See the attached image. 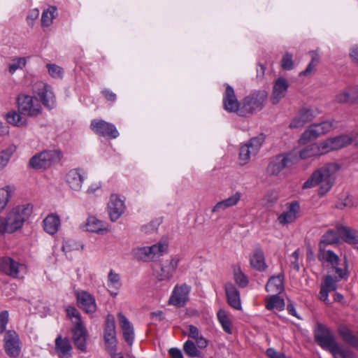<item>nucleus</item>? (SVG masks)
<instances>
[{"mask_svg": "<svg viewBox=\"0 0 358 358\" xmlns=\"http://www.w3.org/2000/svg\"><path fill=\"white\" fill-rule=\"evenodd\" d=\"M159 224L160 222L159 220H152L150 223L143 225L141 228V230L145 234L155 232L157 230Z\"/></svg>", "mask_w": 358, "mask_h": 358, "instance_id": "nucleus-55", "label": "nucleus"}, {"mask_svg": "<svg viewBox=\"0 0 358 358\" xmlns=\"http://www.w3.org/2000/svg\"><path fill=\"white\" fill-rule=\"evenodd\" d=\"M322 143H311L301 149L298 155L299 159H307L311 157H319L325 155Z\"/></svg>", "mask_w": 358, "mask_h": 358, "instance_id": "nucleus-23", "label": "nucleus"}, {"mask_svg": "<svg viewBox=\"0 0 358 358\" xmlns=\"http://www.w3.org/2000/svg\"><path fill=\"white\" fill-rule=\"evenodd\" d=\"M339 241L340 234L338 230L329 229L322 236L318 245V249L326 248L327 245L338 243Z\"/></svg>", "mask_w": 358, "mask_h": 358, "instance_id": "nucleus-36", "label": "nucleus"}, {"mask_svg": "<svg viewBox=\"0 0 358 358\" xmlns=\"http://www.w3.org/2000/svg\"><path fill=\"white\" fill-rule=\"evenodd\" d=\"M314 338L315 342L322 349L329 352L334 358H357L352 350L341 345L330 329L321 323L317 324Z\"/></svg>", "mask_w": 358, "mask_h": 358, "instance_id": "nucleus-1", "label": "nucleus"}, {"mask_svg": "<svg viewBox=\"0 0 358 358\" xmlns=\"http://www.w3.org/2000/svg\"><path fill=\"white\" fill-rule=\"evenodd\" d=\"M189 334L188 336L196 340L201 336L200 334L199 329L194 325H189Z\"/></svg>", "mask_w": 358, "mask_h": 358, "instance_id": "nucleus-61", "label": "nucleus"}, {"mask_svg": "<svg viewBox=\"0 0 358 358\" xmlns=\"http://www.w3.org/2000/svg\"><path fill=\"white\" fill-rule=\"evenodd\" d=\"M241 197V193L236 192L235 194L229 196V198L224 199L215 204L213 208L212 212L217 213L221 210H224L228 208L236 206L240 201Z\"/></svg>", "mask_w": 358, "mask_h": 358, "instance_id": "nucleus-32", "label": "nucleus"}, {"mask_svg": "<svg viewBox=\"0 0 358 358\" xmlns=\"http://www.w3.org/2000/svg\"><path fill=\"white\" fill-rule=\"evenodd\" d=\"M26 64V60L24 57H19L13 60V63L9 66V71L13 73L17 69H22Z\"/></svg>", "mask_w": 358, "mask_h": 358, "instance_id": "nucleus-54", "label": "nucleus"}, {"mask_svg": "<svg viewBox=\"0 0 358 358\" xmlns=\"http://www.w3.org/2000/svg\"><path fill=\"white\" fill-rule=\"evenodd\" d=\"M319 136H320V135L313 124H312L301 134L299 141L300 144H306L309 141L317 138Z\"/></svg>", "mask_w": 358, "mask_h": 358, "instance_id": "nucleus-43", "label": "nucleus"}, {"mask_svg": "<svg viewBox=\"0 0 358 358\" xmlns=\"http://www.w3.org/2000/svg\"><path fill=\"white\" fill-rule=\"evenodd\" d=\"M281 67L285 70H292L294 68L292 54L287 52L281 59Z\"/></svg>", "mask_w": 358, "mask_h": 358, "instance_id": "nucleus-51", "label": "nucleus"}, {"mask_svg": "<svg viewBox=\"0 0 358 358\" xmlns=\"http://www.w3.org/2000/svg\"><path fill=\"white\" fill-rule=\"evenodd\" d=\"M14 189V187L10 185L0 189V213L6 208Z\"/></svg>", "mask_w": 358, "mask_h": 358, "instance_id": "nucleus-42", "label": "nucleus"}, {"mask_svg": "<svg viewBox=\"0 0 358 358\" xmlns=\"http://www.w3.org/2000/svg\"><path fill=\"white\" fill-rule=\"evenodd\" d=\"M183 350L185 353L190 357H199L201 356V352L196 348V345L190 340H187L184 343Z\"/></svg>", "mask_w": 358, "mask_h": 358, "instance_id": "nucleus-46", "label": "nucleus"}, {"mask_svg": "<svg viewBox=\"0 0 358 358\" xmlns=\"http://www.w3.org/2000/svg\"><path fill=\"white\" fill-rule=\"evenodd\" d=\"M234 280L236 284L241 287H246L248 282L246 276L241 271L234 273Z\"/></svg>", "mask_w": 358, "mask_h": 358, "instance_id": "nucleus-58", "label": "nucleus"}, {"mask_svg": "<svg viewBox=\"0 0 358 358\" xmlns=\"http://www.w3.org/2000/svg\"><path fill=\"white\" fill-rule=\"evenodd\" d=\"M278 199V194L275 191H269L264 196V201L268 206L275 203Z\"/></svg>", "mask_w": 358, "mask_h": 358, "instance_id": "nucleus-56", "label": "nucleus"}, {"mask_svg": "<svg viewBox=\"0 0 358 358\" xmlns=\"http://www.w3.org/2000/svg\"><path fill=\"white\" fill-rule=\"evenodd\" d=\"M223 106L224 110L229 113H236L240 116L241 105L238 102L234 89L226 84V90L223 96Z\"/></svg>", "mask_w": 358, "mask_h": 358, "instance_id": "nucleus-16", "label": "nucleus"}, {"mask_svg": "<svg viewBox=\"0 0 358 358\" xmlns=\"http://www.w3.org/2000/svg\"><path fill=\"white\" fill-rule=\"evenodd\" d=\"M288 87L289 83L286 79L278 78L273 85L271 96V103L274 105L278 104L285 96Z\"/></svg>", "mask_w": 358, "mask_h": 358, "instance_id": "nucleus-22", "label": "nucleus"}, {"mask_svg": "<svg viewBox=\"0 0 358 358\" xmlns=\"http://www.w3.org/2000/svg\"><path fill=\"white\" fill-rule=\"evenodd\" d=\"M189 292L190 287L186 284L176 285L169 299V303L178 307L183 306L188 299Z\"/></svg>", "mask_w": 358, "mask_h": 358, "instance_id": "nucleus-18", "label": "nucleus"}, {"mask_svg": "<svg viewBox=\"0 0 358 358\" xmlns=\"http://www.w3.org/2000/svg\"><path fill=\"white\" fill-rule=\"evenodd\" d=\"M268 96L267 91L256 90L246 96L242 101L240 116L253 115L263 109Z\"/></svg>", "mask_w": 358, "mask_h": 358, "instance_id": "nucleus-5", "label": "nucleus"}, {"mask_svg": "<svg viewBox=\"0 0 358 358\" xmlns=\"http://www.w3.org/2000/svg\"><path fill=\"white\" fill-rule=\"evenodd\" d=\"M318 259L320 261H326L330 265H336L340 262L339 257L332 250L326 248L319 249Z\"/></svg>", "mask_w": 358, "mask_h": 358, "instance_id": "nucleus-38", "label": "nucleus"}, {"mask_svg": "<svg viewBox=\"0 0 358 358\" xmlns=\"http://www.w3.org/2000/svg\"><path fill=\"white\" fill-rule=\"evenodd\" d=\"M104 341L106 348L110 356L115 357L116 353V331L114 317L108 315L104 328Z\"/></svg>", "mask_w": 358, "mask_h": 358, "instance_id": "nucleus-10", "label": "nucleus"}, {"mask_svg": "<svg viewBox=\"0 0 358 358\" xmlns=\"http://www.w3.org/2000/svg\"><path fill=\"white\" fill-rule=\"evenodd\" d=\"M250 263L252 268L259 271H264L266 269L267 265L263 250L261 247H257L250 258Z\"/></svg>", "mask_w": 358, "mask_h": 358, "instance_id": "nucleus-30", "label": "nucleus"}, {"mask_svg": "<svg viewBox=\"0 0 358 358\" xmlns=\"http://www.w3.org/2000/svg\"><path fill=\"white\" fill-rule=\"evenodd\" d=\"M284 275L279 274L271 277L266 285V290L268 292L279 294L284 290Z\"/></svg>", "mask_w": 358, "mask_h": 358, "instance_id": "nucleus-35", "label": "nucleus"}, {"mask_svg": "<svg viewBox=\"0 0 358 358\" xmlns=\"http://www.w3.org/2000/svg\"><path fill=\"white\" fill-rule=\"evenodd\" d=\"M33 212V206L30 203L20 205L13 208L3 217V226L6 233H13L21 229L26 220L29 219Z\"/></svg>", "mask_w": 358, "mask_h": 358, "instance_id": "nucleus-3", "label": "nucleus"}, {"mask_svg": "<svg viewBox=\"0 0 358 358\" xmlns=\"http://www.w3.org/2000/svg\"><path fill=\"white\" fill-rule=\"evenodd\" d=\"M41 89V92H37L38 95L41 99L43 105L49 108H53L55 103V96L50 87L43 83L38 84Z\"/></svg>", "mask_w": 358, "mask_h": 358, "instance_id": "nucleus-33", "label": "nucleus"}, {"mask_svg": "<svg viewBox=\"0 0 358 358\" xmlns=\"http://www.w3.org/2000/svg\"><path fill=\"white\" fill-rule=\"evenodd\" d=\"M325 153L339 150L352 143L351 138L346 135H341L334 138H328L322 142Z\"/></svg>", "mask_w": 358, "mask_h": 358, "instance_id": "nucleus-19", "label": "nucleus"}, {"mask_svg": "<svg viewBox=\"0 0 358 358\" xmlns=\"http://www.w3.org/2000/svg\"><path fill=\"white\" fill-rule=\"evenodd\" d=\"M299 162L298 153L289 152L276 155L267 166L270 176H277L285 168H288Z\"/></svg>", "mask_w": 358, "mask_h": 358, "instance_id": "nucleus-6", "label": "nucleus"}, {"mask_svg": "<svg viewBox=\"0 0 358 358\" xmlns=\"http://www.w3.org/2000/svg\"><path fill=\"white\" fill-rule=\"evenodd\" d=\"M336 229L341 238L344 242L355 245L358 244V231L349 227L342 224H337Z\"/></svg>", "mask_w": 358, "mask_h": 358, "instance_id": "nucleus-27", "label": "nucleus"}, {"mask_svg": "<svg viewBox=\"0 0 358 358\" xmlns=\"http://www.w3.org/2000/svg\"><path fill=\"white\" fill-rule=\"evenodd\" d=\"M353 103L358 101V86L348 87Z\"/></svg>", "mask_w": 358, "mask_h": 358, "instance_id": "nucleus-64", "label": "nucleus"}, {"mask_svg": "<svg viewBox=\"0 0 358 358\" xmlns=\"http://www.w3.org/2000/svg\"><path fill=\"white\" fill-rule=\"evenodd\" d=\"M78 306L85 313L92 314L96 310V304L94 297L86 291H77L76 292Z\"/></svg>", "mask_w": 358, "mask_h": 358, "instance_id": "nucleus-14", "label": "nucleus"}, {"mask_svg": "<svg viewBox=\"0 0 358 358\" xmlns=\"http://www.w3.org/2000/svg\"><path fill=\"white\" fill-rule=\"evenodd\" d=\"M264 139V135L261 134L256 137L252 138L247 143L241 147L238 157L241 165H245L249 162L252 157L257 155Z\"/></svg>", "mask_w": 358, "mask_h": 358, "instance_id": "nucleus-9", "label": "nucleus"}, {"mask_svg": "<svg viewBox=\"0 0 358 358\" xmlns=\"http://www.w3.org/2000/svg\"><path fill=\"white\" fill-rule=\"evenodd\" d=\"M345 260V266L344 268H338L335 271L337 276L335 278L338 280L341 279H347L350 275V272L348 271V263L346 257L344 258Z\"/></svg>", "mask_w": 358, "mask_h": 358, "instance_id": "nucleus-52", "label": "nucleus"}, {"mask_svg": "<svg viewBox=\"0 0 358 358\" xmlns=\"http://www.w3.org/2000/svg\"><path fill=\"white\" fill-rule=\"evenodd\" d=\"M335 101L340 103H353L348 87L338 93Z\"/></svg>", "mask_w": 358, "mask_h": 358, "instance_id": "nucleus-48", "label": "nucleus"}, {"mask_svg": "<svg viewBox=\"0 0 358 358\" xmlns=\"http://www.w3.org/2000/svg\"><path fill=\"white\" fill-rule=\"evenodd\" d=\"M136 257L143 262H149L153 260V255L148 247H143L138 248L136 251Z\"/></svg>", "mask_w": 358, "mask_h": 358, "instance_id": "nucleus-47", "label": "nucleus"}, {"mask_svg": "<svg viewBox=\"0 0 358 358\" xmlns=\"http://www.w3.org/2000/svg\"><path fill=\"white\" fill-rule=\"evenodd\" d=\"M336 163H330L315 171L310 177L303 184V189H308L320 184L318 194L323 196L332 187L334 183V175L339 170Z\"/></svg>", "mask_w": 358, "mask_h": 358, "instance_id": "nucleus-2", "label": "nucleus"}, {"mask_svg": "<svg viewBox=\"0 0 358 358\" xmlns=\"http://www.w3.org/2000/svg\"><path fill=\"white\" fill-rule=\"evenodd\" d=\"M315 117L312 110L302 108L299 110L297 115L292 120L289 127L291 129H297L303 127L306 123L311 122Z\"/></svg>", "mask_w": 358, "mask_h": 358, "instance_id": "nucleus-25", "label": "nucleus"}, {"mask_svg": "<svg viewBox=\"0 0 358 358\" xmlns=\"http://www.w3.org/2000/svg\"><path fill=\"white\" fill-rule=\"evenodd\" d=\"M125 210L124 202L116 194H112L108 203V211L110 219L113 222L117 220Z\"/></svg>", "mask_w": 358, "mask_h": 358, "instance_id": "nucleus-17", "label": "nucleus"}, {"mask_svg": "<svg viewBox=\"0 0 358 358\" xmlns=\"http://www.w3.org/2000/svg\"><path fill=\"white\" fill-rule=\"evenodd\" d=\"M85 227L87 231L90 232L103 233L108 231V224L94 216L88 217Z\"/></svg>", "mask_w": 358, "mask_h": 358, "instance_id": "nucleus-31", "label": "nucleus"}, {"mask_svg": "<svg viewBox=\"0 0 358 358\" xmlns=\"http://www.w3.org/2000/svg\"><path fill=\"white\" fill-rule=\"evenodd\" d=\"M4 348L6 354L13 358L17 357L21 351L20 341L17 333L8 331L4 336Z\"/></svg>", "mask_w": 358, "mask_h": 358, "instance_id": "nucleus-12", "label": "nucleus"}, {"mask_svg": "<svg viewBox=\"0 0 358 358\" xmlns=\"http://www.w3.org/2000/svg\"><path fill=\"white\" fill-rule=\"evenodd\" d=\"M338 279L333 278L330 275H327L323 278L319 293V299L326 303H329V293L335 291L337 289Z\"/></svg>", "mask_w": 358, "mask_h": 358, "instance_id": "nucleus-20", "label": "nucleus"}, {"mask_svg": "<svg viewBox=\"0 0 358 358\" xmlns=\"http://www.w3.org/2000/svg\"><path fill=\"white\" fill-rule=\"evenodd\" d=\"M266 308L268 310L276 308L278 310H282L285 308V301L278 294H273L266 301Z\"/></svg>", "mask_w": 358, "mask_h": 358, "instance_id": "nucleus-41", "label": "nucleus"}, {"mask_svg": "<svg viewBox=\"0 0 358 358\" xmlns=\"http://www.w3.org/2000/svg\"><path fill=\"white\" fill-rule=\"evenodd\" d=\"M309 55L311 57V61L308 64L306 69L300 73V76H308L315 72L316 66L320 63V57L317 50H312L309 52Z\"/></svg>", "mask_w": 358, "mask_h": 358, "instance_id": "nucleus-39", "label": "nucleus"}, {"mask_svg": "<svg viewBox=\"0 0 358 358\" xmlns=\"http://www.w3.org/2000/svg\"><path fill=\"white\" fill-rule=\"evenodd\" d=\"M217 319L224 331L227 334H231V322L225 310L220 309L217 313Z\"/></svg>", "mask_w": 358, "mask_h": 358, "instance_id": "nucleus-45", "label": "nucleus"}, {"mask_svg": "<svg viewBox=\"0 0 358 358\" xmlns=\"http://www.w3.org/2000/svg\"><path fill=\"white\" fill-rule=\"evenodd\" d=\"M101 94L107 101L113 102L116 100V94L108 89L103 90Z\"/></svg>", "mask_w": 358, "mask_h": 358, "instance_id": "nucleus-63", "label": "nucleus"}, {"mask_svg": "<svg viewBox=\"0 0 358 358\" xmlns=\"http://www.w3.org/2000/svg\"><path fill=\"white\" fill-rule=\"evenodd\" d=\"M24 268V265L19 264L10 257L0 258V271L8 276L17 278L20 272Z\"/></svg>", "mask_w": 358, "mask_h": 358, "instance_id": "nucleus-15", "label": "nucleus"}, {"mask_svg": "<svg viewBox=\"0 0 358 358\" xmlns=\"http://www.w3.org/2000/svg\"><path fill=\"white\" fill-rule=\"evenodd\" d=\"M10 156L11 152H9L8 150H3L0 153V171L6 166Z\"/></svg>", "mask_w": 358, "mask_h": 358, "instance_id": "nucleus-59", "label": "nucleus"}, {"mask_svg": "<svg viewBox=\"0 0 358 358\" xmlns=\"http://www.w3.org/2000/svg\"><path fill=\"white\" fill-rule=\"evenodd\" d=\"M16 101L19 111L25 117H36L42 113L40 101L35 96L20 94Z\"/></svg>", "mask_w": 358, "mask_h": 358, "instance_id": "nucleus-8", "label": "nucleus"}, {"mask_svg": "<svg viewBox=\"0 0 358 358\" xmlns=\"http://www.w3.org/2000/svg\"><path fill=\"white\" fill-rule=\"evenodd\" d=\"M178 264V259L172 258L162 264L160 273L157 275L159 280H169L175 273Z\"/></svg>", "mask_w": 358, "mask_h": 358, "instance_id": "nucleus-29", "label": "nucleus"}, {"mask_svg": "<svg viewBox=\"0 0 358 358\" xmlns=\"http://www.w3.org/2000/svg\"><path fill=\"white\" fill-rule=\"evenodd\" d=\"M60 226V220L57 215H49L43 220L44 230L50 234H55Z\"/></svg>", "mask_w": 358, "mask_h": 358, "instance_id": "nucleus-37", "label": "nucleus"}, {"mask_svg": "<svg viewBox=\"0 0 358 358\" xmlns=\"http://www.w3.org/2000/svg\"><path fill=\"white\" fill-rule=\"evenodd\" d=\"M300 205L298 201H293L287 204L286 210L278 217V222L281 225L293 223L299 217Z\"/></svg>", "mask_w": 358, "mask_h": 358, "instance_id": "nucleus-13", "label": "nucleus"}, {"mask_svg": "<svg viewBox=\"0 0 358 358\" xmlns=\"http://www.w3.org/2000/svg\"><path fill=\"white\" fill-rule=\"evenodd\" d=\"M85 179V173L80 169H71L66 175V182L71 189L78 191Z\"/></svg>", "mask_w": 358, "mask_h": 358, "instance_id": "nucleus-21", "label": "nucleus"}, {"mask_svg": "<svg viewBox=\"0 0 358 358\" xmlns=\"http://www.w3.org/2000/svg\"><path fill=\"white\" fill-rule=\"evenodd\" d=\"M108 282L109 286L111 285L113 287L118 289L121 287L120 277V275L113 272L111 270L108 273Z\"/></svg>", "mask_w": 358, "mask_h": 358, "instance_id": "nucleus-53", "label": "nucleus"}, {"mask_svg": "<svg viewBox=\"0 0 358 358\" xmlns=\"http://www.w3.org/2000/svg\"><path fill=\"white\" fill-rule=\"evenodd\" d=\"M224 290L229 306L236 310H241L240 293L235 285L231 282H227L224 285Z\"/></svg>", "mask_w": 358, "mask_h": 358, "instance_id": "nucleus-24", "label": "nucleus"}, {"mask_svg": "<svg viewBox=\"0 0 358 358\" xmlns=\"http://www.w3.org/2000/svg\"><path fill=\"white\" fill-rule=\"evenodd\" d=\"M90 128L95 134L103 137L115 138L119 136L115 126L103 120H93Z\"/></svg>", "mask_w": 358, "mask_h": 358, "instance_id": "nucleus-11", "label": "nucleus"}, {"mask_svg": "<svg viewBox=\"0 0 358 358\" xmlns=\"http://www.w3.org/2000/svg\"><path fill=\"white\" fill-rule=\"evenodd\" d=\"M117 317L120 326L122 329L124 341L129 345H131L134 338L133 326L122 313L117 314Z\"/></svg>", "mask_w": 358, "mask_h": 358, "instance_id": "nucleus-28", "label": "nucleus"}, {"mask_svg": "<svg viewBox=\"0 0 358 358\" xmlns=\"http://www.w3.org/2000/svg\"><path fill=\"white\" fill-rule=\"evenodd\" d=\"M266 355L269 358H287L284 354L277 352L273 348H268Z\"/></svg>", "mask_w": 358, "mask_h": 358, "instance_id": "nucleus-62", "label": "nucleus"}, {"mask_svg": "<svg viewBox=\"0 0 358 358\" xmlns=\"http://www.w3.org/2000/svg\"><path fill=\"white\" fill-rule=\"evenodd\" d=\"M8 322V313L6 310L0 313V334H2L6 327Z\"/></svg>", "mask_w": 358, "mask_h": 358, "instance_id": "nucleus-60", "label": "nucleus"}, {"mask_svg": "<svg viewBox=\"0 0 358 358\" xmlns=\"http://www.w3.org/2000/svg\"><path fill=\"white\" fill-rule=\"evenodd\" d=\"M79 245L73 240L65 241L62 245V250L65 253L78 250Z\"/></svg>", "mask_w": 358, "mask_h": 358, "instance_id": "nucleus-57", "label": "nucleus"}, {"mask_svg": "<svg viewBox=\"0 0 358 358\" xmlns=\"http://www.w3.org/2000/svg\"><path fill=\"white\" fill-rule=\"evenodd\" d=\"M152 252V255H153V259L156 257H159L161 256L163 252H164L167 248L168 245L165 243H159L157 244L153 245L152 246L148 247Z\"/></svg>", "mask_w": 358, "mask_h": 358, "instance_id": "nucleus-50", "label": "nucleus"}, {"mask_svg": "<svg viewBox=\"0 0 358 358\" xmlns=\"http://www.w3.org/2000/svg\"><path fill=\"white\" fill-rule=\"evenodd\" d=\"M62 157V153L59 150H45L32 157L29 165L36 169H47L58 163Z\"/></svg>", "mask_w": 358, "mask_h": 358, "instance_id": "nucleus-7", "label": "nucleus"}, {"mask_svg": "<svg viewBox=\"0 0 358 358\" xmlns=\"http://www.w3.org/2000/svg\"><path fill=\"white\" fill-rule=\"evenodd\" d=\"M67 317L73 324V338L75 345L82 351L86 348L87 331L81 319L80 312L74 306H68L66 309Z\"/></svg>", "mask_w": 358, "mask_h": 358, "instance_id": "nucleus-4", "label": "nucleus"}, {"mask_svg": "<svg viewBox=\"0 0 358 358\" xmlns=\"http://www.w3.org/2000/svg\"><path fill=\"white\" fill-rule=\"evenodd\" d=\"M338 334L347 345L358 349V336H356L352 330L345 324H341L338 327Z\"/></svg>", "mask_w": 358, "mask_h": 358, "instance_id": "nucleus-26", "label": "nucleus"}, {"mask_svg": "<svg viewBox=\"0 0 358 358\" xmlns=\"http://www.w3.org/2000/svg\"><path fill=\"white\" fill-rule=\"evenodd\" d=\"M55 350L59 355H66L71 350V345L68 338L58 336L55 340Z\"/></svg>", "mask_w": 358, "mask_h": 358, "instance_id": "nucleus-40", "label": "nucleus"}, {"mask_svg": "<svg viewBox=\"0 0 358 358\" xmlns=\"http://www.w3.org/2000/svg\"><path fill=\"white\" fill-rule=\"evenodd\" d=\"M48 73L54 78H62L64 74V69L55 64H48L46 65Z\"/></svg>", "mask_w": 358, "mask_h": 358, "instance_id": "nucleus-49", "label": "nucleus"}, {"mask_svg": "<svg viewBox=\"0 0 358 358\" xmlns=\"http://www.w3.org/2000/svg\"><path fill=\"white\" fill-rule=\"evenodd\" d=\"M8 123L15 127H24L27 124V120L19 110H12L5 115Z\"/></svg>", "mask_w": 358, "mask_h": 358, "instance_id": "nucleus-34", "label": "nucleus"}, {"mask_svg": "<svg viewBox=\"0 0 358 358\" xmlns=\"http://www.w3.org/2000/svg\"><path fill=\"white\" fill-rule=\"evenodd\" d=\"M57 8L55 6H50L45 10L41 16V24L43 26L49 27L52 23V20L56 17Z\"/></svg>", "mask_w": 358, "mask_h": 358, "instance_id": "nucleus-44", "label": "nucleus"}]
</instances>
